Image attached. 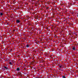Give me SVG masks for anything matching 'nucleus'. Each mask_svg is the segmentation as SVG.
Wrapping results in <instances>:
<instances>
[{"label": "nucleus", "instance_id": "f257e3e1", "mask_svg": "<svg viewBox=\"0 0 78 78\" xmlns=\"http://www.w3.org/2000/svg\"><path fill=\"white\" fill-rule=\"evenodd\" d=\"M16 22H17V23H19V22H20V21H19V20H17Z\"/></svg>", "mask_w": 78, "mask_h": 78}, {"label": "nucleus", "instance_id": "f03ea898", "mask_svg": "<svg viewBox=\"0 0 78 78\" xmlns=\"http://www.w3.org/2000/svg\"><path fill=\"white\" fill-rule=\"evenodd\" d=\"M18 71V70H20V69H19V68H17L16 69Z\"/></svg>", "mask_w": 78, "mask_h": 78}, {"label": "nucleus", "instance_id": "7ed1b4c3", "mask_svg": "<svg viewBox=\"0 0 78 78\" xmlns=\"http://www.w3.org/2000/svg\"><path fill=\"white\" fill-rule=\"evenodd\" d=\"M73 50H75V47H73Z\"/></svg>", "mask_w": 78, "mask_h": 78}, {"label": "nucleus", "instance_id": "20e7f679", "mask_svg": "<svg viewBox=\"0 0 78 78\" xmlns=\"http://www.w3.org/2000/svg\"><path fill=\"white\" fill-rule=\"evenodd\" d=\"M0 15H1V16H2L3 15V13H0Z\"/></svg>", "mask_w": 78, "mask_h": 78}, {"label": "nucleus", "instance_id": "39448f33", "mask_svg": "<svg viewBox=\"0 0 78 78\" xmlns=\"http://www.w3.org/2000/svg\"><path fill=\"white\" fill-rule=\"evenodd\" d=\"M4 68H5V69H7V67H4Z\"/></svg>", "mask_w": 78, "mask_h": 78}, {"label": "nucleus", "instance_id": "423d86ee", "mask_svg": "<svg viewBox=\"0 0 78 78\" xmlns=\"http://www.w3.org/2000/svg\"><path fill=\"white\" fill-rule=\"evenodd\" d=\"M63 78H66V77L65 76H63Z\"/></svg>", "mask_w": 78, "mask_h": 78}, {"label": "nucleus", "instance_id": "0eeeda50", "mask_svg": "<svg viewBox=\"0 0 78 78\" xmlns=\"http://www.w3.org/2000/svg\"><path fill=\"white\" fill-rule=\"evenodd\" d=\"M27 47H29V46H28V45H27Z\"/></svg>", "mask_w": 78, "mask_h": 78}, {"label": "nucleus", "instance_id": "6e6552de", "mask_svg": "<svg viewBox=\"0 0 78 78\" xmlns=\"http://www.w3.org/2000/svg\"><path fill=\"white\" fill-rule=\"evenodd\" d=\"M9 64H12V63H11V62H9Z\"/></svg>", "mask_w": 78, "mask_h": 78}]
</instances>
